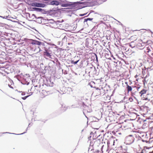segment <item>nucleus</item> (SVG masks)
<instances>
[{"instance_id":"f257e3e1","label":"nucleus","mask_w":153,"mask_h":153,"mask_svg":"<svg viewBox=\"0 0 153 153\" xmlns=\"http://www.w3.org/2000/svg\"><path fill=\"white\" fill-rule=\"evenodd\" d=\"M61 13V12L60 11V10H48V15L55 17H60Z\"/></svg>"},{"instance_id":"f03ea898","label":"nucleus","mask_w":153,"mask_h":153,"mask_svg":"<svg viewBox=\"0 0 153 153\" xmlns=\"http://www.w3.org/2000/svg\"><path fill=\"white\" fill-rule=\"evenodd\" d=\"M61 6L66 7V9H72L74 7L75 4L71 2H68L62 4Z\"/></svg>"},{"instance_id":"7ed1b4c3","label":"nucleus","mask_w":153,"mask_h":153,"mask_svg":"<svg viewBox=\"0 0 153 153\" xmlns=\"http://www.w3.org/2000/svg\"><path fill=\"white\" fill-rule=\"evenodd\" d=\"M145 53L149 56L152 55L153 54V53H152V49L149 46H146V49L145 50Z\"/></svg>"},{"instance_id":"20e7f679","label":"nucleus","mask_w":153,"mask_h":153,"mask_svg":"<svg viewBox=\"0 0 153 153\" xmlns=\"http://www.w3.org/2000/svg\"><path fill=\"white\" fill-rule=\"evenodd\" d=\"M134 138L132 135H129L126 138V141L128 144L132 143L134 142Z\"/></svg>"},{"instance_id":"39448f33","label":"nucleus","mask_w":153,"mask_h":153,"mask_svg":"<svg viewBox=\"0 0 153 153\" xmlns=\"http://www.w3.org/2000/svg\"><path fill=\"white\" fill-rule=\"evenodd\" d=\"M136 88L137 91H139V89H140L141 86L136 87V86H132V87L127 84L126 85V89L128 92H131L132 90V88Z\"/></svg>"},{"instance_id":"423d86ee","label":"nucleus","mask_w":153,"mask_h":153,"mask_svg":"<svg viewBox=\"0 0 153 153\" xmlns=\"http://www.w3.org/2000/svg\"><path fill=\"white\" fill-rule=\"evenodd\" d=\"M21 13L22 16L27 19H29L31 17L30 14L26 12L25 11V10H22V13Z\"/></svg>"},{"instance_id":"0eeeda50","label":"nucleus","mask_w":153,"mask_h":153,"mask_svg":"<svg viewBox=\"0 0 153 153\" xmlns=\"http://www.w3.org/2000/svg\"><path fill=\"white\" fill-rule=\"evenodd\" d=\"M31 5L34 7H43L45 6V5L44 4L36 2L32 3Z\"/></svg>"},{"instance_id":"6e6552de","label":"nucleus","mask_w":153,"mask_h":153,"mask_svg":"<svg viewBox=\"0 0 153 153\" xmlns=\"http://www.w3.org/2000/svg\"><path fill=\"white\" fill-rule=\"evenodd\" d=\"M47 95V93L45 89H43L40 93V96L41 98H43L45 97Z\"/></svg>"},{"instance_id":"1a4fd4ad","label":"nucleus","mask_w":153,"mask_h":153,"mask_svg":"<svg viewBox=\"0 0 153 153\" xmlns=\"http://www.w3.org/2000/svg\"><path fill=\"white\" fill-rule=\"evenodd\" d=\"M96 89L94 91L93 93L96 96H98L101 95L100 91V88H96Z\"/></svg>"},{"instance_id":"9d476101","label":"nucleus","mask_w":153,"mask_h":153,"mask_svg":"<svg viewBox=\"0 0 153 153\" xmlns=\"http://www.w3.org/2000/svg\"><path fill=\"white\" fill-rule=\"evenodd\" d=\"M10 13V10H8V11H4L2 14H1V15L3 16L4 17H7L8 16H9V14Z\"/></svg>"},{"instance_id":"9b49d317","label":"nucleus","mask_w":153,"mask_h":153,"mask_svg":"<svg viewBox=\"0 0 153 153\" xmlns=\"http://www.w3.org/2000/svg\"><path fill=\"white\" fill-rule=\"evenodd\" d=\"M49 4L53 5H58L59 4V2L56 0H53L51 1H50L49 2Z\"/></svg>"},{"instance_id":"f8f14e48","label":"nucleus","mask_w":153,"mask_h":153,"mask_svg":"<svg viewBox=\"0 0 153 153\" xmlns=\"http://www.w3.org/2000/svg\"><path fill=\"white\" fill-rule=\"evenodd\" d=\"M147 91V90L145 89H143L140 92L139 94L141 96H144V94H146V93Z\"/></svg>"},{"instance_id":"ddd939ff","label":"nucleus","mask_w":153,"mask_h":153,"mask_svg":"<svg viewBox=\"0 0 153 153\" xmlns=\"http://www.w3.org/2000/svg\"><path fill=\"white\" fill-rule=\"evenodd\" d=\"M100 89L101 94H105V91L107 90L106 88L105 87H102L100 88Z\"/></svg>"},{"instance_id":"4468645a","label":"nucleus","mask_w":153,"mask_h":153,"mask_svg":"<svg viewBox=\"0 0 153 153\" xmlns=\"http://www.w3.org/2000/svg\"><path fill=\"white\" fill-rule=\"evenodd\" d=\"M39 11L40 14H47L48 15V10L47 11H45V10H37Z\"/></svg>"},{"instance_id":"2eb2a0df","label":"nucleus","mask_w":153,"mask_h":153,"mask_svg":"<svg viewBox=\"0 0 153 153\" xmlns=\"http://www.w3.org/2000/svg\"><path fill=\"white\" fill-rule=\"evenodd\" d=\"M44 54L48 57H50L51 56L50 53L48 52L47 50H46L44 52Z\"/></svg>"},{"instance_id":"dca6fc26","label":"nucleus","mask_w":153,"mask_h":153,"mask_svg":"<svg viewBox=\"0 0 153 153\" xmlns=\"http://www.w3.org/2000/svg\"><path fill=\"white\" fill-rule=\"evenodd\" d=\"M42 17H39L38 18L37 20H36V21L38 22L39 23H41L42 22L41 19Z\"/></svg>"},{"instance_id":"f3484780","label":"nucleus","mask_w":153,"mask_h":153,"mask_svg":"<svg viewBox=\"0 0 153 153\" xmlns=\"http://www.w3.org/2000/svg\"><path fill=\"white\" fill-rule=\"evenodd\" d=\"M79 60H77L76 61H74L73 60H72L71 61V63L74 64H76L79 62Z\"/></svg>"},{"instance_id":"a211bd4d","label":"nucleus","mask_w":153,"mask_h":153,"mask_svg":"<svg viewBox=\"0 0 153 153\" xmlns=\"http://www.w3.org/2000/svg\"><path fill=\"white\" fill-rule=\"evenodd\" d=\"M48 22L49 23H53L54 22H55V21L53 19H51L49 20Z\"/></svg>"},{"instance_id":"6ab92c4d","label":"nucleus","mask_w":153,"mask_h":153,"mask_svg":"<svg viewBox=\"0 0 153 153\" xmlns=\"http://www.w3.org/2000/svg\"><path fill=\"white\" fill-rule=\"evenodd\" d=\"M33 10H42V9L41 8H35V7H33Z\"/></svg>"},{"instance_id":"aec40b11","label":"nucleus","mask_w":153,"mask_h":153,"mask_svg":"<svg viewBox=\"0 0 153 153\" xmlns=\"http://www.w3.org/2000/svg\"><path fill=\"white\" fill-rule=\"evenodd\" d=\"M28 97V96H25V97H22V98L23 99V100H25Z\"/></svg>"},{"instance_id":"412c9836","label":"nucleus","mask_w":153,"mask_h":153,"mask_svg":"<svg viewBox=\"0 0 153 153\" xmlns=\"http://www.w3.org/2000/svg\"><path fill=\"white\" fill-rule=\"evenodd\" d=\"M87 13H85L84 14H80V16H84L85 15H86Z\"/></svg>"},{"instance_id":"4be33fe9","label":"nucleus","mask_w":153,"mask_h":153,"mask_svg":"<svg viewBox=\"0 0 153 153\" xmlns=\"http://www.w3.org/2000/svg\"><path fill=\"white\" fill-rule=\"evenodd\" d=\"M32 17L33 16H34V17H35L36 18V17L35 16V15L34 14H32Z\"/></svg>"},{"instance_id":"5701e85b","label":"nucleus","mask_w":153,"mask_h":153,"mask_svg":"<svg viewBox=\"0 0 153 153\" xmlns=\"http://www.w3.org/2000/svg\"><path fill=\"white\" fill-rule=\"evenodd\" d=\"M92 19H90V18H88V19H87V20H92Z\"/></svg>"},{"instance_id":"b1692460","label":"nucleus","mask_w":153,"mask_h":153,"mask_svg":"<svg viewBox=\"0 0 153 153\" xmlns=\"http://www.w3.org/2000/svg\"><path fill=\"white\" fill-rule=\"evenodd\" d=\"M138 76L137 75H136L134 77L135 78H137V77Z\"/></svg>"},{"instance_id":"393cba45","label":"nucleus","mask_w":153,"mask_h":153,"mask_svg":"<svg viewBox=\"0 0 153 153\" xmlns=\"http://www.w3.org/2000/svg\"><path fill=\"white\" fill-rule=\"evenodd\" d=\"M146 78V77L145 78V79H145ZM144 80H145V79H144V80H143V83L144 84L145 83V82H144Z\"/></svg>"},{"instance_id":"a878e982","label":"nucleus","mask_w":153,"mask_h":153,"mask_svg":"<svg viewBox=\"0 0 153 153\" xmlns=\"http://www.w3.org/2000/svg\"><path fill=\"white\" fill-rule=\"evenodd\" d=\"M129 100H130L131 101H132L131 100H132V98H131V99L130 98Z\"/></svg>"},{"instance_id":"bb28decb","label":"nucleus","mask_w":153,"mask_h":153,"mask_svg":"<svg viewBox=\"0 0 153 153\" xmlns=\"http://www.w3.org/2000/svg\"><path fill=\"white\" fill-rule=\"evenodd\" d=\"M129 100H130L131 101H132L131 100H132V98H131V99L130 98Z\"/></svg>"},{"instance_id":"cd10ccee","label":"nucleus","mask_w":153,"mask_h":153,"mask_svg":"<svg viewBox=\"0 0 153 153\" xmlns=\"http://www.w3.org/2000/svg\"><path fill=\"white\" fill-rule=\"evenodd\" d=\"M22 95H24V93H22Z\"/></svg>"},{"instance_id":"c85d7f7f","label":"nucleus","mask_w":153,"mask_h":153,"mask_svg":"<svg viewBox=\"0 0 153 153\" xmlns=\"http://www.w3.org/2000/svg\"><path fill=\"white\" fill-rule=\"evenodd\" d=\"M114 140L113 141V145H114Z\"/></svg>"},{"instance_id":"c756f323","label":"nucleus","mask_w":153,"mask_h":153,"mask_svg":"<svg viewBox=\"0 0 153 153\" xmlns=\"http://www.w3.org/2000/svg\"><path fill=\"white\" fill-rule=\"evenodd\" d=\"M136 80L137 81H138V79H136Z\"/></svg>"},{"instance_id":"7c9ffc66","label":"nucleus","mask_w":153,"mask_h":153,"mask_svg":"<svg viewBox=\"0 0 153 153\" xmlns=\"http://www.w3.org/2000/svg\"><path fill=\"white\" fill-rule=\"evenodd\" d=\"M152 103H153V100H152Z\"/></svg>"},{"instance_id":"2f4dec72","label":"nucleus","mask_w":153,"mask_h":153,"mask_svg":"<svg viewBox=\"0 0 153 153\" xmlns=\"http://www.w3.org/2000/svg\"><path fill=\"white\" fill-rule=\"evenodd\" d=\"M58 10H61V9H58Z\"/></svg>"}]
</instances>
